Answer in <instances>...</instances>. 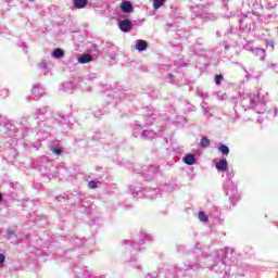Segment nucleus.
<instances>
[{"label":"nucleus","instance_id":"1","mask_svg":"<svg viewBox=\"0 0 278 278\" xmlns=\"http://www.w3.org/2000/svg\"><path fill=\"white\" fill-rule=\"evenodd\" d=\"M97 79V74H89L87 78L79 80L78 86L84 90V92H90L92 87L88 86L89 81H94Z\"/></svg>","mask_w":278,"mask_h":278},{"label":"nucleus","instance_id":"2","mask_svg":"<svg viewBox=\"0 0 278 278\" xmlns=\"http://www.w3.org/2000/svg\"><path fill=\"white\" fill-rule=\"evenodd\" d=\"M224 190L227 197H233L236 194L238 188L231 180H227L224 185Z\"/></svg>","mask_w":278,"mask_h":278},{"label":"nucleus","instance_id":"3","mask_svg":"<svg viewBox=\"0 0 278 278\" xmlns=\"http://www.w3.org/2000/svg\"><path fill=\"white\" fill-rule=\"evenodd\" d=\"M31 93H33L34 100L38 101L42 97V94H45V88H42L40 84H36L33 87Z\"/></svg>","mask_w":278,"mask_h":278},{"label":"nucleus","instance_id":"4","mask_svg":"<svg viewBox=\"0 0 278 278\" xmlns=\"http://www.w3.org/2000/svg\"><path fill=\"white\" fill-rule=\"evenodd\" d=\"M215 167L220 173H227V170H229V163L227 162V159L223 157L219 160V162L217 164H215Z\"/></svg>","mask_w":278,"mask_h":278},{"label":"nucleus","instance_id":"5","mask_svg":"<svg viewBox=\"0 0 278 278\" xmlns=\"http://www.w3.org/2000/svg\"><path fill=\"white\" fill-rule=\"evenodd\" d=\"M182 162L188 166H194V164L197 163V159L194 157V154H186L182 157Z\"/></svg>","mask_w":278,"mask_h":278},{"label":"nucleus","instance_id":"6","mask_svg":"<svg viewBox=\"0 0 278 278\" xmlns=\"http://www.w3.org/2000/svg\"><path fill=\"white\" fill-rule=\"evenodd\" d=\"M252 53H254L257 60H264V58H266V50L262 48L252 49Z\"/></svg>","mask_w":278,"mask_h":278},{"label":"nucleus","instance_id":"7","mask_svg":"<svg viewBox=\"0 0 278 278\" xmlns=\"http://www.w3.org/2000/svg\"><path fill=\"white\" fill-rule=\"evenodd\" d=\"M119 29L121 31H130L131 29V22L129 20H123L119 22Z\"/></svg>","mask_w":278,"mask_h":278},{"label":"nucleus","instance_id":"8","mask_svg":"<svg viewBox=\"0 0 278 278\" xmlns=\"http://www.w3.org/2000/svg\"><path fill=\"white\" fill-rule=\"evenodd\" d=\"M147 47H149V43H147V41L141 40V39L136 41L135 49L137 51H139V52L147 51Z\"/></svg>","mask_w":278,"mask_h":278},{"label":"nucleus","instance_id":"9","mask_svg":"<svg viewBox=\"0 0 278 278\" xmlns=\"http://www.w3.org/2000/svg\"><path fill=\"white\" fill-rule=\"evenodd\" d=\"M121 9L126 14H129V12H134V7L131 5V2L125 1L122 3Z\"/></svg>","mask_w":278,"mask_h":278},{"label":"nucleus","instance_id":"10","mask_svg":"<svg viewBox=\"0 0 278 278\" xmlns=\"http://www.w3.org/2000/svg\"><path fill=\"white\" fill-rule=\"evenodd\" d=\"M141 138H143V140H153V138H155V131H153V130H144L141 134Z\"/></svg>","mask_w":278,"mask_h":278},{"label":"nucleus","instance_id":"11","mask_svg":"<svg viewBox=\"0 0 278 278\" xmlns=\"http://www.w3.org/2000/svg\"><path fill=\"white\" fill-rule=\"evenodd\" d=\"M223 260H222V266L223 268H226V266H229L231 264V260H229V253L223 251Z\"/></svg>","mask_w":278,"mask_h":278},{"label":"nucleus","instance_id":"12","mask_svg":"<svg viewBox=\"0 0 278 278\" xmlns=\"http://www.w3.org/2000/svg\"><path fill=\"white\" fill-rule=\"evenodd\" d=\"M74 7L77 8V10H81L88 5V0H73Z\"/></svg>","mask_w":278,"mask_h":278},{"label":"nucleus","instance_id":"13","mask_svg":"<svg viewBox=\"0 0 278 278\" xmlns=\"http://www.w3.org/2000/svg\"><path fill=\"white\" fill-rule=\"evenodd\" d=\"M79 64H88V62H92V55L90 54H84L80 58H78Z\"/></svg>","mask_w":278,"mask_h":278},{"label":"nucleus","instance_id":"14","mask_svg":"<svg viewBox=\"0 0 278 278\" xmlns=\"http://www.w3.org/2000/svg\"><path fill=\"white\" fill-rule=\"evenodd\" d=\"M52 58H54V60H60L61 58H64V50L56 48L53 52H52Z\"/></svg>","mask_w":278,"mask_h":278},{"label":"nucleus","instance_id":"15","mask_svg":"<svg viewBox=\"0 0 278 278\" xmlns=\"http://www.w3.org/2000/svg\"><path fill=\"white\" fill-rule=\"evenodd\" d=\"M211 141L207 139V137H202L201 141H200V147L202 149H207V147H210Z\"/></svg>","mask_w":278,"mask_h":278},{"label":"nucleus","instance_id":"16","mask_svg":"<svg viewBox=\"0 0 278 278\" xmlns=\"http://www.w3.org/2000/svg\"><path fill=\"white\" fill-rule=\"evenodd\" d=\"M166 3V0H153L154 10H160Z\"/></svg>","mask_w":278,"mask_h":278},{"label":"nucleus","instance_id":"17","mask_svg":"<svg viewBox=\"0 0 278 278\" xmlns=\"http://www.w3.org/2000/svg\"><path fill=\"white\" fill-rule=\"evenodd\" d=\"M218 151L219 153L224 154V155H229V147L225 146V144H219L218 147Z\"/></svg>","mask_w":278,"mask_h":278},{"label":"nucleus","instance_id":"18","mask_svg":"<svg viewBox=\"0 0 278 278\" xmlns=\"http://www.w3.org/2000/svg\"><path fill=\"white\" fill-rule=\"evenodd\" d=\"M188 268H190V270H201V268H203L201 265H199V263H189Z\"/></svg>","mask_w":278,"mask_h":278},{"label":"nucleus","instance_id":"19","mask_svg":"<svg viewBox=\"0 0 278 278\" xmlns=\"http://www.w3.org/2000/svg\"><path fill=\"white\" fill-rule=\"evenodd\" d=\"M50 151H52L54 155H62V149H60V147L50 146Z\"/></svg>","mask_w":278,"mask_h":278},{"label":"nucleus","instance_id":"20","mask_svg":"<svg viewBox=\"0 0 278 278\" xmlns=\"http://www.w3.org/2000/svg\"><path fill=\"white\" fill-rule=\"evenodd\" d=\"M199 220H201V223H207V215H205L204 212H200L199 213Z\"/></svg>","mask_w":278,"mask_h":278},{"label":"nucleus","instance_id":"21","mask_svg":"<svg viewBox=\"0 0 278 278\" xmlns=\"http://www.w3.org/2000/svg\"><path fill=\"white\" fill-rule=\"evenodd\" d=\"M201 108H202L204 114L210 113V105L206 102H202Z\"/></svg>","mask_w":278,"mask_h":278},{"label":"nucleus","instance_id":"22","mask_svg":"<svg viewBox=\"0 0 278 278\" xmlns=\"http://www.w3.org/2000/svg\"><path fill=\"white\" fill-rule=\"evenodd\" d=\"M223 79H225V78L223 77V75H216V76H215V84H216L217 86H220V84H223Z\"/></svg>","mask_w":278,"mask_h":278},{"label":"nucleus","instance_id":"23","mask_svg":"<svg viewBox=\"0 0 278 278\" xmlns=\"http://www.w3.org/2000/svg\"><path fill=\"white\" fill-rule=\"evenodd\" d=\"M97 184H98L97 181L91 180L88 184V188H90V190H94L97 188Z\"/></svg>","mask_w":278,"mask_h":278},{"label":"nucleus","instance_id":"24","mask_svg":"<svg viewBox=\"0 0 278 278\" xmlns=\"http://www.w3.org/2000/svg\"><path fill=\"white\" fill-rule=\"evenodd\" d=\"M63 86H64V88H65V90H66V91H68V90H73V89H74V87H73V84H72V83H65Z\"/></svg>","mask_w":278,"mask_h":278},{"label":"nucleus","instance_id":"25","mask_svg":"<svg viewBox=\"0 0 278 278\" xmlns=\"http://www.w3.org/2000/svg\"><path fill=\"white\" fill-rule=\"evenodd\" d=\"M141 238H144L143 242L151 241V235H141Z\"/></svg>","mask_w":278,"mask_h":278},{"label":"nucleus","instance_id":"26","mask_svg":"<svg viewBox=\"0 0 278 278\" xmlns=\"http://www.w3.org/2000/svg\"><path fill=\"white\" fill-rule=\"evenodd\" d=\"M3 264H5V255L0 254V268L3 266Z\"/></svg>","mask_w":278,"mask_h":278},{"label":"nucleus","instance_id":"27","mask_svg":"<svg viewBox=\"0 0 278 278\" xmlns=\"http://www.w3.org/2000/svg\"><path fill=\"white\" fill-rule=\"evenodd\" d=\"M7 233H8L9 236H14V231H13L12 229H8V230H7Z\"/></svg>","mask_w":278,"mask_h":278},{"label":"nucleus","instance_id":"28","mask_svg":"<svg viewBox=\"0 0 278 278\" xmlns=\"http://www.w3.org/2000/svg\"><path fill=\"white\" fill-rule=\"evenodd\" d=\"M40 67L41 68H47V63H45V62L40 63Z\"/></svg>","mask_w":278,"mask_h":278},{"label":"nucleus","instance_id":"29","mask_svg":"<svg viewBox=\"0 0 278 278\" xmlns=\"http://www.w3.org/2000/svg\"><path fill=\"white\" fill-rule=\"evenodd\" d=\"M83 278H90V275L84 274V275H83Z\"/></svg>","mask_w":278,"mask_h":278},{"label":"nucleus","instance_id":"30","mask_svg":"<svg viewBox=\"0 0 278 278\" xmlns=\"http://www.w3.org/2000/svg\"><path fill=\"white\" fill-rule=\"evenodd\" d=\"M151 277L152 278H157L159 276H157V274H152Z\"/></svg>","mask_w":278,"mask_h":278},{"label":"nucleus","instance_id":"31","mask_svg":"<svg viewBox=\"0 0 278 278\" xmlns=\"http://www.w3.org/2000/svg\"><path fill=\"white\" fill-rule=\"evenodd\" d=\"M169 79H173V74H168Z\"/></svg>","mask_w":278,"mask_h":278},{"label":"nucleus","instance_id":"32","mask_svg":"<svg viewBox=\"0 0 278 278\" xmlns=\"http://www.w3.org/2000/svg\"><path fill=\"white\" fill-rule=\"evenodd\" d=\"M216 268H218V265H215V266H214V269H215V270H217Z\"/></svg>","mask_w":278,"mask_h":278},{"label":"nucleus","instance_id":"33","mask_svg":"<svg viewBox=\"0 0 278 278\" xmlns=\"http://www.w3.org/2000/svg\"><path fill=\"white\" fill-rule=\"evenodd\" d=\"M23 49H27V46H25V43H24V46H23Z\"/></svg>","mask_w":278,"mask_h":278},{"label":"nucleus","instance_id":"34","mask_svg":"<svg viewBox=\"0 0 278 278\" xmlns=\"http://www.w3.org/2000/svg\"><path fill=\"white\" fill-rule=\"evenodd\" d=\"M192 12H197L194 8L192 9Z\"/></svg>","mask_w":278,"mask_h":278},{"label":"nucleus","instance_id":"35","mask_svg":"<svg viewBox=\"0 0 278 278\" xmlns=\"http://www.w3.org/2000/svg\"><path fill=\"white\" fill-rule=\"evenodd\" d=\"M197 16H201V13H198Z\"/></svg>","mask_w":278,"mask_h":278},{"label":"nucleus","instance_id":"36","mask_svg":"<svg viewBox=\"0 0 278 278\" xmlns=\"http://www.w3.org/2000/svg\"><path fill=\"white\" fill-rule=\"evenodd\" d=\"M1 199H2V195H1V193H0V201H1Z\"/></svg>","mask_w":278,"mask_h":278},{"label":"nucleus","instance_id":"37","mask_svg":"<svg viewBox=\"0 0 278 278\" xmlns=\"http://www.w3.org/2000/svg\"><path fill=\"white\" fill-rule=\"evenodd\" d=\"M134 136H135V138L137 137V136H136V132H134Z\"/></svg>","mask_w":278,"mask_h":278},{"label":"nucleus","instance_id":"38","mask_svg":"<svg viewBox=\"0 0 278 278\" xmlns=\"http://www.w3.org/2000/svg\"><path fill=\"white\" fill-rule=\"evenodd\" d=\"M77 278H81V277L78 276Z\"/></svg>","mask_w":278,"mask_h":278}]
</instances>
